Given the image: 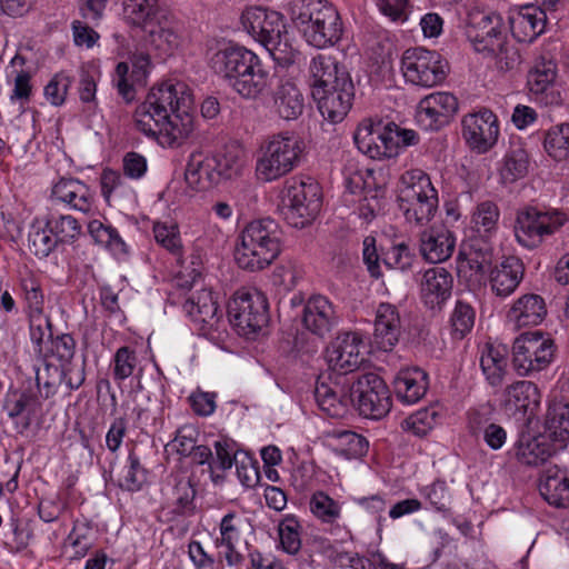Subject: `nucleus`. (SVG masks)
<instances>
[{
  "label": "nucleus",
  "instance_id": "3c124183",
  "mask_svg": "<svg viewBox=\"0 0 569 569\" xmlns=\"http://www.w3.org/2000/svg\"><path fill=\"white\" fill-rule=\"evenodd\" d=\"M29 322V335L36 357H43L47 353L44 342L52 340V323L44 312L27 315Z\"/></svg>",
  "mask_w": 569,
  "mask_h": 569
},
{
  "label": "nucleus",
  "instance_id": "de8ad7c7",
  "mask_svg": "<svg viewBox=\"0 0 569 569\" xmlns=\"http://www.w3.org/2000/svg\"><path fill=\"white\" fill-rule=\"evenodd\" d=\"M558 446H550L546 437L535 438L527 443H519L516 449L517 460L527 466L537 467L545 463L556 452Z\"/></svg>",
  "mask_w": 569,
  "mask_h": 569
},
{
  "label": "nucleus",
  "instance_id": "680f3d73",
  "mask_svg": "<svg viewBox=\"0 0 569 569\" xmlns=\"http://www.w3.org/2000/svg\"><path fill=\"white\" fill-rule=\"evenodd\" d=\"M90 528L81 525H74L64 540L66 552L70 549V559L80 560L90 550L92 542L89 538Z\"/></svg>",
  "mask_w": 569,
  "mask_h": 569
},
{
  "label": "nucleus",
  "instance_id": "5701e85b",
  "mask_svg": "<svg viewBox=\"0 0 569 569\" xmlns=\"http://www.w3.org/2000/svg\"><path fill=\"white\" fill-rule=\"evenodd\" d=\"M421 298L430 310H441L451 297L453 278L443 267H432L423 272L421 279Z\"/></svg>",
  "mask_w": 569,
  "mask_h": 569
},
{
  "label": "nucleus",
  "instance_id": "f8f14e48",
  "mask_svg": "<svg viewBox=\"0 0 569 569\" xmlns=\"http://www.w3.org/2000/svg\"><path fill=\"white\" fill-rule=\"evenodd\" d=\"M230 323L240 336L257 335L269 321L268 301L258 290H239L228 303Z\"/></svg>",
  "mask_w": 569,
  "mask_h": 569
},
{
  "label": "nucleus",
  "instance_id": "f704fd0d",
  "mask_svg": "<svg viewBox=\"0 0 569 569\" xmlns=\"http://www.w3.org/2000/svg\"><path fill=\"white\" fill-rule=\"evenodd\" d=\"M88 232L97 244L103 246L117 259L124 260L130 254L129 246L111 224L93 219L88 223Z\"/></svg>",
  "mask_w": 569,
  "mask_h": 569
},
{
  "label": "nucleus",
  "instance_id": "39448f33",
  "mask_svg": "<svg viewBox=\"0 0 569 569\" xmlns=\"http://www.w3.org/2000/svg\"><path fill=\"white\" fill-rule=\"evenodd\" d=\"M282 230L271 218L250 221L241 230L234 248V260L242 270L257 272L269 267L280 254Z\"/></svg>",
  "mask_w": 569,
  "mask_h": 569
},
{
  "label": "nucleus",
  "instance_id": "4c0bfd02",
  "mask_svg": "<svg viewBox=\"0 0 569 569\" xmlns=\"http://www.w3.org/2000/svg\"><path fill=\"white\" fill-rule=\"evenodd\" d=\"M545 432L555 446H565L569 439V403H558L548 408Z\"/></svg>",
  "mask_w": 569,
  "mask_h": 569
},
{
  "label": "nucleus",
  "instance_id": "cd10ccee",
  "mask_svg": "<svg viewBox=\"0 0 569 569\" xmlns=\"http://www.w3.org/2000/svg\"><path fill=\"white\" fill-rule=\"evenodd\" d=\"M276 113L283 120H297L305 109V97L298 86L290 79H282L272 91Z\"/></svg>",
  "mask_w": 569,
  "mask_h": 569
},
{
  "label": "nucleus",
  "instance_id": "4be33fe9",
  "mask_svg": "<svg viewBox=\"0 0 569 569\" xmlns=\"http://www.w3.org/2000/svg\"><path fill=\"white\" fill-rule=\"evenodd\" d=\"M337 319L332 303L325 296H312L303 303L302 325L315 336L323 338L337 325Z\"/></svg>",
  "mask_w": 569,
  "mask_h": 569
},
{
  "label": "nucleus",
  "instance_id": "6e6d98bb",
  "mask_svg": "<svg viewBox=\"0 0 569 569\" xmlns=\"http://www.w3.org/2000/svg\"><path fill=\"white\" fill-rule=\"evenodd\" d=\"M309 506L313 516L325 523L336 522L341 513L340 505L323 491H316Z\"/></svg>",
  "mask_w": 569,
  "mask_h": 569
},
{
  "label": "nucleus",
  "instance_id": "e433bc0d",
  "mask_svg": "<svg viewBox=\"0 0 569 569\" xmlns=\"http://www.w3.org/2000/svg\"><path fill=\"white\" fill-rule=\"evenodd\" d=\"M385 127L382 144L385 158H392L408 147L419 143V134L412 130L402 128L395 122H388Z\"/></svg>",
  "mask_w": 569,
  "mask_h": 569
},
{
  "label": "nucleus",
  "instance_id": "412c9836",
  "mask_svg": "<svg viewBox=\"0 0 569 569\" xmlns=\"http://www.w3.org/2000/svg\"><path fill=\"white\" fill-rule=\"evenodd\" d=\"M490 406H480L468 411V431L476 440H482L486 446L499 451L507 442V430L492 421Z\"/></svg>",
  "mask_w": 569,
  "mask_h": 569
},
{
  "label": "nucleus",
  "instance_id": "69168bd1",
  "mask_svg": "<svg viewBox=\"0 0 569 569\" xmlns=\"http://www.w3.org/2000/svg\"><path fill=\"white\" fill-rule=\"evenodd\" d=\"M209 169L216 173V183L219 184L221 180H228L237 176L241 169V163L234 156L216 154L209 157Z\"/></svg>",
  "mask_w": 569,
  "mask_h": 569
},
{
  "label": "nucleus",
  "instance_id": "c85d7f7f",
  "mask_svg": "<svg viewBox=\"0 0 569 569\" xmlns=\"http://www.w3.org/2000/svg\"><path fill=\"white\" fill-rule=\"evenodd\" d=\"M40 408L39 397L31 390L10 391L3 401V410L9 418L16 419L23 416L21 423H17V428L21 433L30 428L32 417L37 415Z\"/></svg>",
  "mask_w": 569,
  "mask_h": 569
},
{
  "label": "nucleus",
  "instance_id": "7c9ffc66",
  "mask_svg": "<svg viewBox=\"0 0 569 569\" xmlns=\"http://www.w3.org/2000/svg\"><path fill=\"white\" fill-rule=\"evenodd\" d=\"M547 315L545 300L535 293L520 297L508 311V320L518 328L537 326Z\"/></svg>",
  "mask_w": 569,
  "mask_h": 569
},
{
  "label": "nucleus",
  "instance_id": "393cba45",
  "mask_svg": "<svg viewBox=\"0 0 569 569\" xmlns=\"http://www.w3.org/2000/svg\"><path fill=\"white\" fill-rule=\"evenodd\" d=\"M393 388L400 402L415 405L426 396L429 388V376L419 367L403 368L396 375Z\"/></svg>",
  "mask_w": 569,
  "mask_h": 569
},
{
  "label": "nucleus",
  "instance_id": "f03ea898",
  "mask_svg": "<svg viewBox=\"0 0 569 569\" xmlns=\"http://www.w3.org/2000/svg\"><path fill=\"white\" fill-rule=\"evenodd\" d=\"M209 64L229 88L247 100H256L271 84L272 74L259 56L236 43L218 49Z\"/></svg>",
  "mask_w": 569,
  "mask_h": 569
},
{
  "label": "nucleus",
  "instance_id": "9d476101",
  "mask_svg": "<svg viewBox=\"0 0 569 569\" xmlns=\"http://www.w3.org/2000/svg\"><path fill=\"white\" fill-rule=\"evenodd\" d=\"M302 141L293 134H274L260 148L256 163L257 178L271 182L291 172L299 163Z\"/></svg>",
  "mask_w": 569,
  "mask_h": 569
},
{
  "label": "nucleus",
  "instance_id": "c9c22d12",
  "mask_svg": "<svg viewBox=\"0 0 569 569\" xmlns=\"http://www.w3.org/2000/svg\"><path fill=\"white\" fill-rule=\"evenodd\" d=\"M183 309L188 316L196 322H201L213 327L219 321V306L212 297V292L201 289L197 293L190 296Z\"/></svg>",
  "mask_w": 569,
  "mask_h": 569
},
{
  "label": "nucleus",
  "instance_id": "864d4df0",
  "mask_svg": "<svg viewBox=\"0 0 569 569\" xmlns=\"http://www.w3.org/2000/svg\"><path fill=\"white\" fill-rule=\"evenodd\" d=\"M543 148L557 161L567 159L569 157V123H561L546 131Z\"/></svg>",
  "mask_w": 569,
  "mask_h": 569
},
{
  "label": "nucleus",
  "instance_id": "5fc2aeb1",
  "mask_svg": "<svg viewBox=\"0 0 569 569\" xmlns=\"http://www.w3.org/2000/svg\"><path fill=\"white\" fill-rule=\"evenodd\" d=\"M127 462L123 475L119 479V487L127 491H138L147 481L148 472L134 450L129 451Z\"/></svg>",
  "mask_w": 569,
  "mask_h": 569
},
{
  "label": "nucleus",
  "instance_id": "f3484780",
  "mask_svg": "<svg viewBox=\"0 0 569 569\" xmlns=\"http://www.w3.org/2000/svg\"><path fill=\"white\" fill-rule=\"evenodd\" d=\"M365 345L360 335L345 332L339 335L327 348L329 368L339 375L353 373L367 362Z\"/></svg>",
  "mask_w": 569,
  "mask_h": 569
},
{
  "label": "nucleus",
  "instance_id": "a878e982",
  "mask_svg": "<svg viewBox=\"0 0 569 569\" xmlns=\"http://www.w3.org/2000/svg\"><path fill=\"white\" fill-rule=\"evenodd\" d=\"M525 274V264L516 256L506 257L490 270V286L497 297L506 298L515 292Z\"/></svg>",
  "mask_w": 569,
  "mask_h": 569
},
{
  "label": "nucleus",
  "instance_id": "338daca9",
  "mask_svg": "<svg viewBox=\"0 0 569 569\" xmlns=\"http://www.w3.org/2000/svg\"><path fill=\"white\" fill-rule=\"evenodd\" d=\"M475 315V310L469 303L461 300L457 301L450 322L458 338H463L472 329Z\"/></svg>",
  "mask_w": 569,
  "mask_h": 569
},
{
  "label": "nucleus",
  "instance_id": "2f4dec72",
  "mask_svg": "<svg viewBox=\"0 0 569 569\" xmlns=\"http://www.w3.org/2000/svg\"><path fill=\"white\" fill-rule=\"evenodd\" d=\"M557 76L556 63L551 60L541 61L529 72L527 84L533 94H545L546 103H561L560 92L555 89L553 82Z\"/></svg>",
  "mask_w": 569,
  "mask_h": 569
},
{
  "label": "nucleus",
  "instance_id": "8fccbe9b",
  "mask_svg": "<svg viewBox=\"0 0 569 569\" xmlns=\"http://www.w3.org/2000/svg\"><path fill=\"white\" fill-rule=\"evenodd\" d=\"M337 443L335 452L346 459H360L365 457L369 449V441L361 435L343 430L335 433Z\"/></svg>",
  "mask_w": 569,
  "mask_h": 569
},
{
  "label": "nucleus",
  "instance_id": "49530a36",
  "mask_svg": "<svg viewBox=\"0 0 569 569\" xmlns=\"http://www.w3.org/2000/svg\"><path fill=\"white\" fill-rule=\"evenodd\" d=\"M383 131L385 127H381L380 123L360 126L353 136L357 148L372 159L385 158L382 152L385 149L381 147Z\"/></svg>",
  "mask_w": 569,
  "mask_h": 569
},
{
  "label": "nucleus",
  "instance_id": "e2e57ef3",
  "mask_svg": "<svg viewBox=\"0 0 569 569\" xmlns=\"http://www.w3.org/2000/svg\"><path fill=\"white\" fill-rule=\"evenodd\" d=\"M9 532L4 533V547L9 552L18 553L23 551L30 542L32 532L27 526H23L18 518H11Z\"/></svg>",
  "mask_w": 569,
  "mask_h": 569
},
{
  "label": "nucleus",
  "instance_id": "37998d69",
  "mask_svg": "<svg viewBox=\"0 0 569 569\" xmlns=\"http://www.w3.org/2000/svg\"><path fill=\"white\" fill-rule=\"evenodd\" d=\"M196 485L189 477H176L170 499L176 516H192L196 511Z\"/></svg>",
  "mask_w": 569,
  "mask_h": 569
},
{
  "label": "nucleus",
  "instance_id": "774afa93",
  "mask_svg": "<svg viewBox=\"0 0 569 569\" xmlns=\"http://www.w3.org/2000/svg\"><path fill=\"white\" fill-rule=\"evenodd\" d=\"M72 79L66 72L56 73L44 87L46 99L56 107L62 106L71 87Z\"/></svg>",
  "mask_w": 569,
  "mask_h": 569
},
{
  "label": "nucleus",
  "instance_id": "c756f323",
  "mask_svg": "<svg viewBox=\"0 0 569 569\" xmlns=\"http://www.w3.org/2000/svg\"><path fill=\"white\" fill-rule=\"evenodd\" d=\"M401 335V320L397 308L390 303H380L375 320V338L385 350L392 349Z\"/></svg>",
  "mask_w": 569,
  "mask_h": 569
},
{
  "label": "nucleus",
  "instance_id": "aec40b11",
  "mask_svg": "<svg viewBox=\"0 0 569 569\" xmlns=\"http://www.w3.org/2000/svg\"><path fill=\"white\" fill-rule=\"evenodd\" d=\"M51 199L86 216H92L96 211L94 192L76 178L59 179L52 186Z\"/></svg>",
  "mask_w": 569,
  "mask_h": 569
},
{
  "label": "nucleus",
  "instance_id": "a18cd8bd",
  "mask_svg": "<svg viewBox=\"0 0 569 569\" xmlns=\"http://www.w3.org/2000/svg\"><path fill=\"white\" fill-rule=\"evenodd\" d=\"M59 243L49 228L46 227L43 218H34L28 232V248L37 258L49 257L58 248Z\"/></svg>",
  "mask_w": 569,
  "mask_h": 569
},
{
  "label": "nucleus",
  "instance_id": "2eb2a0df",
  "mask_svg": "<svg viewBox=\"0 0 569 569\" xmlns=\"http://www.w3.org/2000/svg\"><path fill=\"white\" fill-rule=\"evenodd\" d=\"M499 122L497 116L487 108L468 113L462 119V137L471 150L488 152L498 141Z\"/></svg>",
  "mask_w": 569,
  "mask_h": 569
},
{
  "label": "nucleus",
  "instance_id": "79ce46f5",
  "mask_svg": "<svg viewBox=\"0 0 569 569\" xmlns=\"http://www.w3.org/2000/svg\"><path fill=\"white\" fill-rule=\"evenodd\" d=\"M216 173L209 169V157L201 152L190 154L186 166L184 179L187 183L197 190H204L216 183Z\"/></svg>",
  "mask_w": 569,
  "mask_h": 569
},
{
  "label": "nucleus",
  "instance_id": "423d86ee",
  "mask_svg": "<svg viewBox=\"0 0 569 569\" xmlns=\"http://www.w3.org/2000/svg\"><path fill=\"white\" fill-rule=\"evenodd\" d=\"M291 20L306 42L317 49L338 43L343 26L338 10L327 0H291Z\"/></svg>",
  "mask_w": 569,
  "mask_h": 569
},
{
  "label": "nucleus",
  "instance_id": "09e8293b",
  "mask_svg": "<svg viewBox=\"0 0 569 569\" xmlns=\"http://www.w3.org/2000/svg\"><path fill=\"white\" fill-rule=\"evenodd\" d=\"M480 367L489 385L498 387L507 372V358L498 348L487 345L480 357Z\"/></svg>",
  "mask_w": 569,
  "mask_h": 569
},
{
  "label": "nucleus",
  "instance_id": "4d7b16f0",
  "mask_svg": "<svg viewBox=\"0 0 569 569\" xmlns=\"http://www.w3.org/2000/svg\"><path fill=\"white\" fill-rule=\"evenodd\" d=\"M417 258L415 252L405 242L392 246L382 253V262L388 269L408 271Z\"/></svg>",
  "mask_w": 569,
  "mask_h": 569
},
{
  "label": "nucleus",
  "instance_id": "f257e3e1",
  "mask_svg": "<svg viewBox=\"0 0 569 569\" xmlns=\"http://www.w3.org/2000/svg\"><path fill=\"white\" fill-rule=\"evenodd\" d=\"M192 96L182 82L164 81L150 89L134 112L139 131L162 147H178L193 131Z\"/></svg>",
  "mask_w": 569,
  "mask_h": 569
},
{
  "label": "nucleus",
  "instance_id": "dca6fc26",
  "mask_svg": "<svg viewBox=\"0 0 569 569\" xmlns=\"http://www.w3.org/2000/svg\"><path fill=\"white\" fill-rule=\"evenodd\" d=\"M458 111V100L450 92H433L422 98L416 111V121L426 131H439L448 126Z\"/></svg>",
  "mask_w": 569,
  "mask_h": 569
},
{
  "label": "nucleus",
  "instance_id": "6e6552de",
  "mask_svg": "<svg viewBox=\"0 0 569 569\" xmlns=\"http://www.w3.org/2000/svg\"><path fill=\"white\" fill-rule=\"evenodd\" d=\"M321 204V187L317 181L297 177L286 180L279 211L289 226L307 227L320 212Z\"/></svg>",
  "mask_w": 569,
  "mask_h": 569
},
{
  "label": "nucleus",
  "instance_id": "9b49d317",
  "mask_svg": "<svg viewBox=\"0 0 569 569\" xmlns=\"http://www.w3.org/2000/svg\"><path fill=\"white\" fill-rule=\"evenodd\" d=\"M349 400L361 416L370 419H381L391 409L390 391L386 382L371 371L352 376Z\"/></svg>",
  "mask_w": 569,
  "mask_h": 569
},
{
  "label": "nucleus",
  "instance_id": "bf43d9fd",
  "mask_svg": "<svg viewBox=\"0 0 569 569\" xmlns=\"http://www.w3.org/2000/svg\"><path fill=\"white\" fill-rule=\"evenodd\" d=\"M300 529L299 520L293 515H287L279 523L280 543L289 555L298 553L301 548Z\"/></svg>",
  "mask_w": 569,
  "mask_h": 569
},
{
  "label": "nucleus",
  "instance_id": "1a4fd4ad",
  "mask_svg": "<svg viewBox=\"0 0 569 569\" xmlns=\"http://www.w3.org/2000/svg\"><path fill=\"white\" fill-rule=\"evenodd\" d=\"M568 221L567 214L546 206H526L517 211L515 237L527 249H537L543 241L556 234Z\"/></svg>",
  "mask_w": 569,
  "mask_h": 569
},
{
  "label": "nucleus",
  "instance_id": "4468645a",
  "mask_svg": "<svg viewBox=\"0 0 569 569\" xmlns=\"http://www.w3.org/2000/svg\"><path fill=\"white\" fill-rule=\"evenodd\" d=\"M465 33L473 49L482 54H492L501 49L503 41L507 40L503 18L496 11L471 12Z\"/></svg>",
  "mask_w": 569,
  "mask_h": 569
},
{
  "label": "nucleus",
  "instance_id": "6ab92c4d",
  "mask_svg": "<svg viewBox=\"0 0 569 569\" xmlns=\"http://www.w3.org/2000/svg\"><path fill=\"white\" fill-rule=\"evenodd\" d=\"M553 10L537 2L521 6L508 18L513 38L518 42H533L545 31L547 12Z\"/></svg>",
  "mask_w": 569,
  "mask_h": 569
},
{
  "label": "nucleus",
  "instance_id": "ea45409f",
  "mask_svg": "<svg viewBox=\"0 0 569 569\" xmlns=\"http://www.w3.org/2000/svg\"><path fill=\"white\" fill-rule=\"evenodd\" d=\"M529 156L520 142H510L503 157V166L500 170L501 178L506 182H515L526 177L529 170Z\"/></svg>",
  "mask_w": 569,
  "mask_h": 569
},
{
  "label": "nucleus",
  "instance_id": "c03bdc74",
  "mask_svg": "<svg viewBox=\"0 0 569 569\" xmlns=\"http://www.w3.org/2000/svg\"><path fill=\"white\" fill-rule=\"evenodd\" d=\"M43 220L59 244H71L82 233L79 221L70 214L48 213Z\"/></svg>",
  "mask_w": 569,
  "mask_h": 569
},
{
  "label": "nucleus",
  "instance_id": "603ef678",
  "mask_svg": "<svg viewBox=\"0 0 569 569\" xmlns=\"http://www.w3.org/2000/svg\"><path fill=\"white\" fill-rule=\"evenodd\" d=\"M20 289L27 308V315L43 312L44 296L39 278L31 271L20 273Z\"/></svg>",
  "mask_w": 569,
  "mask_h": 569
},
{
  "label": "nucleus",
  "instance_id": "a211bd4d",
  "mask_svg": "<svg viewBox=\"0 0 569 569\" xmlns=\"http://www.w3.org/2000/svg\"><path fill=\"white\" fill-rule=\"evenodd\" d=\"M241 22L248 33L266 47L286 33L283 16L263 7H249L241 14Z\"/></svg>",
  "mask_w": 569,
  "mask_h": 569
},
{
  "label": "nucleus",
  "instance_id": "b1692460",
  "mask_svg": "<svg viewBox=\"0 0 569 569\" xmlns=\"http://www.w3.org/2000/svg\"><path fill=\"white\" fill-rule=\"evenodd\" d=\"M131 64L132 70L129 73V64L123 61L119 62L116 66V79H113L119 96H121L127 103H130L134 99V83H142L147 78L150 57L144 52H136L131 57Z\"/></svg>",
  "mask_w": 569,
  "mask_h": 569
},
{
  "label": "nucleus",
  "instance_id": "72a5a7b5",
  "mask_svg": "<svg viewBox=\"0 0 569 569\" xmlns=\"http://www.w3.org/2000/svg\"><path fill=\"white\" fill-rule=\"evenodd\" d=\"M505 407L513 411L533 410L540 402L538 387L527 380L509 385L503 392Z\"/></svg>",
  "mask_w": 569,
  "mask_h": 569
},
{
  "label": "nucleus",
  "instance_id": "0e129e2a",
  "mask_svg": "<svg viewBox=\"0 0 569 569\" xmlns=\"http://www.w3.org/2000/svg\"><path fill=\"white\" fill-rule=\"evenodd\" d=\"M138 365V357L133 349L128 346L120 347L113 356V379L123 381L132 376Z\"/></svg>",
  "mask_w": 569,
  "mask_h": 569
},
{
  "label": "nucleus",
  "instance_id": "7ed1b4c3",
  "mask_svg": "<svg viewBox=\"0 0 569 569\" xmlns=\"http://www.w3.org/2000/svg\"><path fill=\"white\" fill-rule=\"evenodd\" d=\"M311 94L321 116L331 123L341 122L355 98V86L346 66L335 58L318 54L309 66Z\"/></svg>",
  "mask_w": 569,
  "mask_h": 569
},
{
  "label": "nucleus",
  "instance_id": "13d9d810",
  "mask_svg": "<svg viewBox=\"0 0 569 569\" xmlns=\"http://www.w3.org/2000/svg\"><path fill=\"white\" fill-rule=\"evenodd\" d=\"M499 217L500 211L495 202H480L472 216V222L475 223L476 231L489 237L492 231H496Z\"/></svg>",
  "mask_w": 569,
  "mask_h": 569
},
{
  "label": "nucleus",
  "instance_id": "052dcab7",
  "mask_svg": "<svg viewBox=\"0 0 569 569\" xmlns=\"http://www.w3.org/2000/svg\"><path fill=\"white\" fill-rule=\"evenodd\" d=\"M272 57L276 63L281 67L288 68L295 64L300 59V52L291 46L288 38V32L280 36L277 40L263 47Z\"/></svg>",
  "mask_w": 569,
  "mask_h": 569
},
{
  "label": "nucleus",
  "instance_id": "473e14b6",
  "mask_svg": "<svg viewBox=\"0 0 569 569\" xmlns=\"http://www.w3.org/2000/svg\"><path fill=\"white\" fill-rule=\"evenodd\" d=\"M543 499L557 508L569 507V478L558 469H548L539 482Z\"/></svg>",
  "mask_w": 569,
  "mask_h": 569
},
{
  "label": "nucleus",
  "instance_id": "a19ab883",
  "mask_svg": "<svg viewBox=\"0 0 569 569\" xmlns=\"http://www.w3.org/2000/svg\"><path fill=\"white\" fill-rule=\"evenodd\" d=\"M318 407L331 418L342 417L350 403L349 393L339 396L337 391L319 377L315 388Z\"/></svg>",
  "mask_w": 569,
  "mask_h": 569
},
{
  "label": "nucleus",
  "instance_id": "0eeeda50",
  "mask_svg": "<svg viewBox=\"0 0 569 569\" xmlns=\"http://www.w3.org/2000/svg\"><path fill=\"white\" fill-rule=\"evenodd\" d=\"M398 208L409 223L426 226L438 209V191L428 173L420 169L406 171L399 180Z\"/></svg>",
  "mask_w": 569,
  "mask_h": 569
},
{
  "label": "nucleus",
  "instance_id": "bb28decb",
  "mask_svg": "<svg viewBox=\"0 0 569 569\" xmlns=\"http://www.w3.org/2000/svg\"><path fill=\"white\" fill-rule=\"evenodd\" d=\"M455 247L453 233L443 227L425 230L420 236V253L431 263L448 260L452 256Z\"/></svg>",
  "mask_w": 569,
  "mask_h": 569
},
{
  "label": "nucleus",
  "instance_id": "58836bf2",
  "mask_svg": "<svg viewBox=\"0 0 569 569\" xmlns=\"http://www.w3.org/2000/svg\"><path fill=\"white\" fill-rule=\"evenodd\" d=\"M37 359L42 366V368H36L37 388L40 397L49 399L57 393L66 376V371L61 370V365L56 366L49 361V352L44 353L43 357H37Z\"/></svg>",
  "mask_w": 569,
  "mask_h": 569
},
{
  "label": "nucleus",
  "instance_id": "ddd939ff",
  "mask_svg": "<svg viewBox=\"0 0 569 569\" xmlns=\"http://www.w3.org/2000/svg\"><path fill=\"white\" fill-rule=\"evenodd\" d=\"M401 71L407 82L431 88L446 80L448 63L439 52L416 47L403 52Z\"/></svg>",
  "mask_w": 569,
  "mask_h": 569
},
{
  "label": "nucleus",
  "instance_id": "20e7f679",
  "mask_svg": "<svg viewBox=\"0 0 569 569\" xmlns=\"http://www.w3.org/2000/svg\"><path fill=\"white\" fill-rule=\"evenodd\" d=\"M123 22L146 33V41L161 54L170 56L182 42V23L160 0H121Z\"/></svg>",
  "mask_w": 569,
  "mask_h": 569
}]
</instances>
